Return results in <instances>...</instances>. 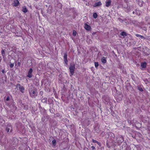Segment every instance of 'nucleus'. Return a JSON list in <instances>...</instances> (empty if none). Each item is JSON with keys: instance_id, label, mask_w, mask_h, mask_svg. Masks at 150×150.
Listing matches in <instances>:
<instances>
[{"instance_id": "f257e3e1", "label": "nucleus", "mask_w": 150, "mask_h": 150, "mask_svg": "<svg viewBox=\"0 0 150 150\" xmlns=\"http://www.w3.org/2000/svg\"><path fill=\"white\" fill-rule=\"evenodd\" d=\"M30 96L32 98H35L37 96V93L34 90H31L29 91Z\"/></svg>"}, {"instance_id": "f03ea898", "label": "nucleus", "mask_w": 150, "mask_h": 150, "mask_svg": "<svg viewBox=\"0 0 150 150\" xmlns=\"http://www.w3.org/2000/svg\"><path fill=\"white\" fill-rule=\"evenodd\" d=\"M124 141V139L122 136L118 137L117 138V141L119 145L120 144Z\"/></svg>"}, {"instance_id": "7ed1b4c3", "label": "nucleus", "mask_w": 150, "mask_h": 150, "mask_svg": "<svg viewBox=\"0 0 150 150\" xmlns=\"http://www.w3.org/2000/svg\"><path fill=\"white\" fill-rule=\"evenodd\" d=\"M33 70L32 68H30L29 69V71H28V74L27 76L29 78H30L32 77V73Z\"/></svg>"}, {"instance_id": "20e7f679", "label": "nucleus", "mask_w": 150, "mask_h": 150, "mask_svg": "<svg viewBox=\"0 0 150 150\" xmlns=\"http://www.w3.org/2000/svg\"><path fill=\"white\" fill-rule=\"evenodd\" d=\"M84 28L88 30H90L91 29V27L89 25H88L87 24L85 23L84 24Z\"/></svg>"}, {"instance_id": "39448f33", "label": "nucleus", "mask_w": 150, "mask_h": 150, "mask_svg": "<svg viewBox=\"0 0 150 150\" xmlns=\"http://www.w3.org/2000/svg\"><path fill=\"white\" fill-rule=\"evenodd\" d=\"M111 1L110 0H107L105 2V6L107 7H108L110 5Z\"/></svg>"}, {"instance_id": "423d86ee", "label": "nucleus", "mask_w": 150, "mask_h": 150, "mask_svg": "<svg viewBox=\"0 0 150 150\" xmlns=\"http://www.w3.org/2000/svg\"><path fill=\"white\" fill-rule=\"evenodd\" d=\"M102 5V4L100 1H99L98 2H96L93 5L94 7L96 6H101Z\"/></svg>"}, {"instance_id": "0eeeda50", "label": "nucleus", "mask_w": 150, "mask_h": 150, "mask_svg": "<svg viewBox=\"0 0 150 150\" xmlns=\"http://www.w3.org/2000/svg\"><path fill=\"white\" fill-rule=\"evenodd\" d=\"M19 3V1L18 0H16L14 1L13 3V5L15 6H16L18 5Z\"/></svg>"}, {"instance_id": "6e6552de", "label": "nucleus", "mask_w": 150, "mask_h": 150, "mask_svg": "<svg viewBox=\"0 0 150 150\" xmlns=\"http://www.w3.org/2000/svg\"><path fill=\"white\" fill-rule=\"evenodd\" d=\"M92 141L93 143H97L99 146H101V145L100 143L99 142H98L96 140H95L93 139L92 140Z\"/></svg>"}, {"instance_id": "1a4fd4ad", "label": "nucleus", "mask_w": 150, "mask_h": 150, "mask_svg": "<svg viewBox=\"0 0 150 150\" xmlns=\"http://www.w3.org/2000/svg\"><path fill=\"white\" fill-rule=\"evenodd\" d=\"M75 68V66L74 64H71L69 67L70 70H74Z\"/></svg>"}, {"instance_id": "9d476101", "label": "nucleus", "mask_w": 150, "mask_h": 150, "mask_svg": "<svg viewBox=\"0 0 150 150\" xmlns=\"http://www.w3.org/2000/svg\"><path fill=\"white\" fill-rule=\"evenodd\" d=\"M101 61L103 63H105L106 62L105 58V57H103L101 59Z\"/></svg>"}, {"instance_id": "9b49d317", "label": "nucleus", "mask_w": 150, "mask_h": 150, "mask_svg": "<svg viewBox=\"0 0 150 150\" xmlns=\"http://www.w3.org/2000/svg\"><path fill=\"white\" fill-rule=\"evenodd\" d=\"M19 88L20 90V91L22 92H23V91L24 90V88L22 86H20L19 87Z\"/></svg>"}, {"instance_id": "f8f14e48", "label": "nucleus", "mask_w": 150, "mask_h": 150, "mask_svg": "<svg viewBox=\"0 0 150 150\" xmlns=\"http://www.w3.org/2000/svg\"><path fill=\"white\" fill-rule=\"evenodd\" d=\"M43 103H46L47 102V98H43L42 100Z\"/></svg>"}, {"instance_id": "ddd939ff", "label": "nucleus", "mask_w": 150, "mask_h": 150, "mask_svg": "<svg viewBox=\"0 0 150 150\" xmlns=\"http://www.w3.org/2000/svg\"><path fill=\"white\" fill-rule=\"evenodd\" d=\"M136 36L137 37H139L141 38H144V37L143 36L139 34H136Z\"/></svg>"}, {"instance_id": "4468645a", "label": "nucleus", "mask_w": 150, "mask_h": 150, "mask_svg": "<svg viewBox=\"0 0 150 150\" xmlns=\"http://www.w3.org/2000/svg\"><path fill=\"white\" fill-rule=\"evenodd\" d=\"M146 65L145 63H142L141 64V66L143 68H145L146 67Z\"/></svg>"}, {"instance_id": "2eb2a0df", "label": "nucleus", "mask_w": 150, "mask_h": 150, "mask_svg": "<svg viewBox=\"0 0 150 150\" xmlns=\"http://www.w3.org/2000/svg\"><path fill=\"white\" fill-rule=\"evenodd\" d=\"M22 11L24 13H26L27 11V10L25 7H23V8Z\"/></svg>"}, {"instance_id": "dca6fc26", "label": "nucleus", "mask_w": 150, "mask_h": 150, "mask_svg": "<svg viewBox=\"0 0 150 150\" xmlns=\"http://www.w3.org/2000/svg\"><path fill=\"white\" fill-rule=\"evenodd\" d=\"M143 2L142 1H139V6H142L143 5Z\"/></svg>"}, {"instance_id": "f3484780", "label": "nucleus", "mask_w": 150, "mask_h": 150, "mask_svg": "<svg viewBox=\"0 0 150 150\" xmlns=\"http://www.w3.org/2000/svg\"><path fill=\"white\" fill-rule=\"evenodd\" d=\"M121 35L123 36H126V33L124 32H122L121 33Z\"/></svg>"}, {"instance_id": "a211bd4d", "label": "nucleus", "mask_w": 150, "mask_h": 150, "mask_svg": "<svg viewBox=\"0 0 150 150\" xmlns=\"http://www.w3.org/2000/svg\"><path fill=\"white\" fill-rule=\"evenodd\" d=\"M93 17L95 18H96L97 17V14L96 13H94L93 15Z\"/></svg>"}, {"instance_id": "6ab92c4d", "label": "nucleus", "mask_w": 150, "mask_h": 150, "mask_svg": "<svg viewBox=\"0 0 150 150\" xmlns=\"http://www.w3.org/2000/svg\"><path fill=\"white\" fill-rule=\"evenodd\" d=\"M71 76L74 73V70H70Z\"/></svg>"}, {"instance_id": "aec40b11", "label": "nucleus", "mask_w": 150, "mask_h": 150, "mask_svg": "<svg viewBox=\"0 0 150 150\" xmlns=\"http://www.w3.org/2000/svg\"><path fill=\"white\" fill-rule=\"evenodd\" d=\"M52 143L53 145L55 146L56 144V141L54 139L52 141Z\"/></svg>"}, {"instance_id": "412c9836", "label": "nucleus", "mask_w": 150, "mask_h": 150, "mask_svg": "<svg viewBox=\"0 0 150 150\" xmlns=\"http://www.w3.org/2000/svg\"><path fill=\"white\" fill-rule=\"evenodd\" d=\"M94 64L95 67L96 68L98 66V62H95Z\"/></svg>"}, {"instance_id": "4be33fe9", "label": "nucleus", "mask_w": 150, "mask_h": 150, "mask_svg": "<svg viewBox=\"0 0 150 150\" xmlns=\"http://www.w3.org/2000/svg\"><path fill=\"white\" fill-rule=\"evenodd\" d=\"M76 32L75 30L73 31V35L74 36H75L76 35Z\"/></svg>"}, {"instance_id": "5701e85b", "label": "nucleus", "mask_w": 150, "mask_h": 150, "mask_svg": "<svg viewBox=\"0 0 150 150\" xmlns=\"http://www.w3.org/2000/svg\"><path fill=\"white\" fill-rule=\"evenodd\" d=\"M138 90L141 91H143V89H142V87H139L138 88Z\"/></svg>"}, {"instance_id": "b1692460", "label": "nucleus", "mask_w": 150, "mask_h": 150, "mask_svg": "<svg viewBox=\"0 0 150 150\" xmlns=\"http://www.w3.org/2000/svg\"><path fill=\"white\" fill-rule=\"evenodd\" d=\"M67 54H65L64 56V59H67Z\"/></svg>"}, {"instance_id": "393cba45", "label": "nucleus", "mask_w": 150, "mask_h": 150, "mask_svg": "<svg viewBox=\"0 0 150 150\" xmlns=\"http://www.w3.org/2000/svg\"><path fill=\"white\" fill-rule=\"evenodd\" d=\"M14 64L13 63H11L10 64V67H11V68H13V66H14Z\"/></svg>"}, {"instance_id": "a878e982", "label": "nucleus", "mask_w": 150, "mask_h": 150, "mask_svg": "<svg viewBox=\"0 0 150 150\" xmlns=\"http://www.w3.org/2000/svg\"><path fill=\"white\" fill-rule=\"evenodd\" d=\"M1 54L3 56V54H4V50H2L1 51Z\"/></svg>"}, {"instance_id": "bb28decb", "label": "nucleus", "mask_w": 150, "mask_h": 150, "mask_svg": "<svg viewBox=\"0 0 150 150\" xmlns=\"http://www.w3.org/2000/svg\"><path fill=\"white\" fill-rule=\"evenodd\" d=\"M91 148L92 150H94L95 149V147H94V146H91Z\"/></svg>"}, {"instance_id": "cd10ccee", "label": "nucleus", "mask_w": 150, "mask_h": 150, "mask_svg": "<svg viewBox=\"0 0 150 150\" xmlns=\"http://www.w3.org/2000/svg\"><path fill=\"white\" fill-rule=\"evenodd\" d=\"M20 62H17V64L18 66H19L20 65Z\"/></svg>"}, {"instance_id": "c85d7f7f", "label": "nucleus", "mask_w": 150, "mask_h": 150, "mask_svg": "<svg viewBox=\"0 0 150 150\" xmlns=\"http://www.w3.org/2000/svg\"><path fill=\"white\" fill-rule=\"evenodd\" d=\"M64 62L66 63L67 62V59H64Z\"/></svg>"}, {"instance_id": "c756f323", "label": "nucleus", "mask_w": 150, "mask_h": 150, "mask_svg": "<svg viewBox=\"0 0 150 150\" xmlns=\"http://www.w3.org/2000/svg\"><path fill=\"white\" fill-rule=\"evenodd\" d=\"M9 100V97H7V98H6V100L7 101H8V100Z\"/></svg>"}, {"instance_id": "7c9ffc66", "label": "nucleus", "mask_w": 150, "mask_h": 150, "mask_svg": "<svg viewBox=\"0 0 150 150\" xmlns=\"http://www.w3.org/2000/svg\"><path fill=\"white\" fill-rule=\"evenodd\" d=\"M6 130H7V132H9V128H7L6 129Z\"/></svg>"}, {"instance_id": "2f4dec72", "label": "nucleus", "mask_w": 150, "mask_h": 150, "mask_svg": "<svg viewBox=\"0 0 150 150\" xmlns=\"http://www.w3.org/2000/svg\"><path fill=\"white\" fill-rule=\"evenodd\" d=\"M106 144H107V146L108 147H110V146H109V145H108V143L107 141V142H106Z\"/></svg>"}, {"instance_id": "473e14b6", "label": "nucleus", "mask_w": 150, "mask_h": 150, "mask_svg": "<svg viewBox=\"0 0 150 150\" xmlns=\"http://www.w3.org/2000/svg\"><path fill=\"white\" fill-rule=\"evenodd\" d=\"M2 72L3 73H5V71L4 70H3L2 71Z\"/></svg>"}, {"instance_id": "72a5a7b5", "label": "nucleus", "mask_w": 150, "mask_h": 150, "mask_svg": "<svg viewBox=\"0 0 150 150\" xmlns=\"http://www.w3.org/2000/svg\"><path fill=\"white\" fill-rule=\"evenodd\" d=\"M106 102H108V100H107L106 101Z\"/></svg>"}]
</instances>
